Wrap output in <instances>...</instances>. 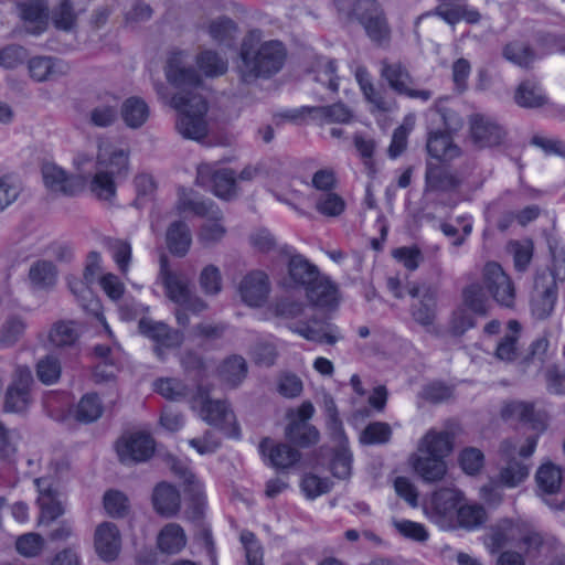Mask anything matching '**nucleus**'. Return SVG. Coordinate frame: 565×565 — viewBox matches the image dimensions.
Instances as JSON below:
<instances>
[{
    "instance_id": "e433bc0d",
    "label": "nucleus",
    "mask_w": 565,
    "mask_h": 565,
    "mask_svg": "<svg viewBox=\"0 0 565 565\" xmlns=\"http://www.w3.org/2000/svg\"><path fill=\"white\" fill-rule=\"evenodd\" d=\"M514 100L520 107L537 108L547 103V97L537 82L526 79L518 86Z\"/></svg>"
},
{
    "instance_id": "7c9ffc66",
    "label": "nucleus",
    "mask_w": 565,
    "mask_h": 565,
    "mask_svg": "<svg viewBox=\"0 0 565 565\" xmlns=\"http://www.w3.org/2000/svg\"><path fill=\"white\" fill-rule=\"evenodd\" d=\"M68 66L58 58L51 56H35L29 61V72L38 82L54 81L66 74Z\"/></svg>"
},
{
    "instance_id": "ea45409f",
    "label": "nucleus",
    "mask_w": 565,
    "mask_h": 565,
    "mask_svg": "<svg viewBox=\"0 0 565 565\" xmlns=\"http://www.w3.org/2000/svg\"><path fill=\"white\" fill-rule=\"evenodd\" d=\"M221 380L231 387H237L247 375V363L241 355H232L218 369Z\"/></svg>"
},
{
    "instance_id": "a19ab883",
    "label": "nucleus",
    "mask_w": 565,
    "mask_h": 565,
    "mask_svg": "<svg viewBox=\"0 0 565 565\" xmlns=\"http://www.w3.org/2000/svg\"><path fill=\"white\" fill-rule=\"evenodd\" d=\"M186 544L183 529L177 523L167 524L158 535V546L163 553L177 554Z\"/></svg>"
},
{
    "instance_id": "72a5a7b5",
    "label": "nucleus",
    "mask_w": 565,
    "mask_h": 565,
    "mask_svg": "<svg viewBox=\"0 0 565 565\" xmlns=\"http://www.w3.org/2000/svg\"><path fill=\"white\" fill-rule=\"evenodd\" d=\"M180 493L171 484L159 483L152 494L153 508L162 516L170 518L180 510Z\"/></svg>"
},
{
    "instance_id": "4d7b16f0",
    "label": "nucleus",
    "mask_w": 565,
    "mask_h": 565,
    "mask_svg": "<svg viewBox=\"0 0 565 565\" xmlns=\"http://www.w3.org/2000/svg\"><path fill=\"white\" fill-rule=\"evenodd\" d=\"M515 529L510 521H504L493 527L487 537V545L492 553L499 552L514 537Z\"/></svg>"
},
{
    "instance_id": "0eeeda50",
    "label": "nucleus",
    "mask_w": 565,
    "mask_h": 565,
    "mask_svg": "<svg viewBox=\"0 0 565 565\" xmlns=\"http://www.w3.org/2000/svg\"><path fill=\"white\" fill-rule=\"evenodd\" d=\"M193 409H198L201 418L210 425L222 429H230L233 436L238 430L235 425V415L225 401L211 399L209 391L199 385L195 395L191 399Z\"/></svg>"
},
{
    "instance_id": "4be33fe9",
    "label": "nucleus",
    "mask_w": 565,
    "mask_h": 565,
    "mask_svg": "<svg viewBox=\"0 0 565 565\" xmlns=\"http://www.w3.org/2000/svg\"><path fill=\"white\" fill-rule=\"evenodd\" d=\"M438 6L428 14L436 15L450 25H455L461 20L475 24L481 19L477 9L470 8L467 0H438Z\"/></svg>"
},
{
    "instance_id": "393cba45",
    "label": "nucleus",
    "mask_w": 565,
    "mask_h": 565,
    "mask_svg": "<svg viewBox=\"0 0 565 565\" xmlns=\"http://www.w3.org/2000/svg\"><path fill=\"white\" fill-rule=\"evenodd\" d=\"M501 415L505 420H516L524 425H529L537 436L546 428L544 416L534 411L533 404L522 401H512L507 403L501 411Z\"/></svg>"
},
{
    "instance_id": "f257e3e1",
    "label": "nucleus",
    "mask_w": 565,
    "mask_h": 565,
    "mask_svg": "<svg viewBox=\"0 0 565 565\" xmlns=\"http://www.w3.org/2000/svg\"><path fill=\"white\" fill-rule=\"evenodd\" d=\"M164 73L168 82L180 89L171 98V106L178 110L177 130L186 139L200 141L207 136V103L196 90L202 79L183 51L170 53Z\"/></svg>"
},
{
    "instance_id": "8fccbe9b",
    "label": "nucleus",
    "mask_w": 565,
    "mask_h": 565,
    "mask_svg": "<svg viewBox=\"0 0 565 565\" xmlns=\"http://www.w3.org/2000/svg\"><path fill=\"white\" fill-rule=\"evenodd\" d=\"M196 63L199 68L209 77L221 76L228 68L227 58L212 50H206L199 54Z\"/></svg>"
},
{
    "instance_id": "423d86ee",
    "label": "nucleus",
    "mask_w": 565,
    "mask_h": 565,
    "mask_svg": "<svg viewBox=\"0 0 565 565\" xmlns=\"http://www.w3.org/2000/svg\"><path fill=\"white\" fill-rule=\"evenodd\" d=\"M351 14L363 26L366 36L374 45L383 49L390 46L392 29L383 8L376 0H356Z\"/></svg>"
},
{
    "instance_id": "3c124183",
    "label": "nucleus",
    "mask_w": 565,
    "mask_h": 565,
    "mask_svg": "<svg viewBox=\"0 0 565 565\" xmlns=\"http://www.w3.org/2000/svg\"><path fill=\"white\" fill-rule=\"evenodd\" d=\"M502 54L505 60L523 68H529L536 58L531 46L519 41L508 43Z\"/></svg>"
},
{
    "instance_id": "5701e85b",
    "label": "nucleus",
    "mask_w": 565,
    "mask_h": 565,
    "mask_svg": "<svg viewBox=\"0 0 565 565\" xmlns=\"http://www.w3.org/2000/svg\"><path fill=\"white\" fill-rule=\"evenodd\" d=\"M290 329L306 340L318 343L334 344L342 338L335 324L315 317L305 323H294Z\"/></svg>"
},
{
    "instance_id": "f8f14e48",
    "label": "nucleus",
    "mask_w": 565,
    "mask_h": 565,
    "mask_svg": "<svg viewBox=\"0 0 565 565\" xmlns=\"http://www.w3.org/2000/svg\"><path fill=\"white\" fill-rule=\"evenodd\" d=\"M32 383L31 370L28 366L18 365L4 396L3 408L7 413H22L26 411L31 403L30 387Z\"/></svg>"
},
{
    "instance_id": "de8ad7c7",
    "label": "nucleus",
    "mask_w": 565,
    "mask_h": 565,
    "mask_svg": "<svg viewBox=\"0 0 565 565\" xmlns=\"http://www.w3.org/2000/svg\"><path fill=\"white\" fill-rule=\"evenodd\" d=\"M119 349L117 343H115L114 347L98 344L94 348L95 354L104 360L95 367L94 376L96 381L109 380L115 376L117 367L115 365L114 355Z\"/></svg>"
},
{
    "instance_id": "c85d7f7f",
    "label": "nucleus",
    "mask_w": 565,
    "mask_h": 565,
    "mask_svg": "<svg viewBox=\"0 0 565 565\" xmlns=\"http://www.w3.org/2000/svg\"><path fill=\"white\" fill-rule=\"evenodd\" d=\"M306 296L313 306L321 308H335L340 300L338 286L323 275L308 287Z\"/></svg>"
},
{
    "instance_id": "13d9d810",
    "label": "nucleus",
    "mask_w": 565,
    "mask_h": 565,
    "mask_svg": "<svg viewBox=\"0 0 565 565\" xmlns=\"http://www.w3.org/2000/svg\"><path fill=\"white\" fill-rule=\"evenodd\" d=\"M29 277L32 284L38 287L52 286L56 278L55 266L52 262L39 260L31 266Z\"/></svg>"
},
{
    "instance_id": "4c0bfd02",
    "label": "nucleus",
    "mask_w": 565,
    "mask_h": 565,
    "mask_svg": "<svg viewBox=\"0 0 565 565\" xmlns=\"http://www.w3.org/2000/svg\"><path fill=\"white\" fill-rule=\"evenodd\" d=\"M285 436L299 447H309L319 440L318 429L303 420H290L285 428Z\"/></svg>"
},
{
    "instance_id": "c756f323",
    "label": "nucleus",
    "mask_w": 565,
    "mask_h": 565,
    "mask_svg": "<svg viewBox=\"0 0 565 565\" xmlns=\"http://www.w3.org/2000/svg\"><path fill=\"white\" fill-rule=\"evenodd\" d=\"M460 181L446 166L426 163L425 190L430 192H448L455 190Z\"/></svg>"
},
{
    "instance_id": "bb28decb",
    "label": "nucleus",
    "mask_w": 565,
    "mask_h": 565,
    "mask_svg": "<svg viewBox=\"0 0 565 565\" xmlns=\"http://www.w3.org/2000/svg\"><path fill=\"white\" fill-rule=\"evenodd\" d=\"M428 154L440 163H449L461 156V149L454 143L447 131L437 129L428 132L426 141Z\"/></svg>"
},
{
    "instance_id": "2f4dec72",
    "label": "nucleus",
    "mask_w": 565,
    "mask_h": 565,
    "mask_svg": "<svg viewBox=\"0 0 565 565\" xmlns=\"http://www.w3.org/2000/svg\"><path fill=\"white\" fill-rule=\"evenodd\" d=\"M288 274L292 285L303 288L305 291L321 276L318 267L300 255L290 258Z\"/></svg>"
},
{
    "instance_id": "a18cd8bd",
    "label": "nucleus",
    "mask_w": 565,
    "mask_h": 565,
    "mask_svg": "<svg viewBox=\"0 0 565 565\" xmlns=\"http://www.w3.org/2000/svg\"><path fill=\"white\" fill-rule=\"evenodd\" d=\"M327 430L334 443V448L349 446L343 424L339 417L337 405L332 398L326 401Z\"/></svg>"
},
{
    "instance_id": "2eb2a0df",
    "label": "nucleus",
    "mask_w": 565,
    "mask_h": 565,
    "mask_svg": "<svg viewBox=\"0 0 565 565\" xmlns=\"http://www.w3.org/2000/svg\"><path fill=\"white\" fill-rule=\"evenodd\" d=\"M469 125L471 139L478 148L498 147L505 140V129L494 118L488 115H472Z\"/></svg>"
},
{
    "instance_id": "ddd939ff",
    "label": "nucleus",
    "mask_w": 565,
    "mask_h": 565,
    "mask_svg": "<svg viewBox=\"0 0 565 565\" xmlns=\"http://www.w3.org/2000/svg\"><path fill=\"white\" fill-rule=\"evenodd\" d=\"M483 281L492 298L502 307L512 308L515 288L511 278L498 263H488L483 268Z\"/></svg>"
},
{
    "instance_id": "774afa93",
    "label": "nucleus",
    "mask_w": 565,
    "mask_h": 565,
    "mask_svg": "<svg viewBox=\"0 0 565 565\" xmlns=\"http://www.w3.org/2000/svg\"><path fill=\"white\" fill-rule=\"evenodd\" d=\"M459 465L467 475H477L484 465L483 452L475 447L465 448L459 455Z\"/></svg>"
},
{
    "instance_id": "f3484780",
    "label": "nucleus",
    "mask_w": 565,
    "mask_h": 565,
    "mask_svg": "<svg viewBox=\"0 0 565 565\" xmlns=\"http://www.w3.org/2000/svg\"><path fill=\"white\" fill-rule=\"evenodd\" d=\"M407 295L416 299L411 306L412 317L422 326L433 324L437 309L436 291L417 282L407 284Z\"/></svg>"
},
{
    "instance_id": "dca6fc26",
    "label": "nucleus",
    "mask_w": 565,
    "mask_h": 565,
    "mask_svg": "<svg viewBox=\"0 0 565 565\" xmlns=\"http://www.w3.org/2000/svg\"><path fill=\"white\" fill-rule=\"evenodd\" d=\"M34 484L38 490L40 523H51L65 511L63 494L54 487L51 478H36Z\"/></svg>"
},
{
    "instance_id": "4468645a",
    "label": "nucleus",
    "mask_w": 565,
    "mask_h": 565,
    "mask_svg": "<svg viewBox=\"0 0 565 565\" xmlns=\"http://www.w3.org/2000/svg\"><path fill=\"white\" fill-rule=\"evenodd\" d=\"M196 183L202 186L211 185L213 193L224 200L236 195V179L232 169L215 170L211 164H201L198 167Z\"/></svg>"
},
{
    "instance_id": "5fc2aeb1",
    "label": "nucleus",
    "mask_w": 565,
    "mask_h": 565,
    "mask_svg": "<svg viewBox=\"0 0 565 565\" xmlns=\"http://www.w3.org/2000/svg\"><path fill=\"white\" fill-rule=\"evenodd\" d=\"M154 391L167 399L180 401L188 396V385L175 377L158 379L153 383Z\"/></svg>"
},
{
    "instance_id": "1a4fd4ad",
    "label": "nucleus",
    "mask_w": 565,
    "mask_h": 565,
    "mask_svg": "<svg viewBox=\"0 0 565 565\" xmlns=\"http://www.w3.org/2000/svg\"><path fill=\"white\" fill-rule=\"evenodd\" d=\"M462 499V492L458 489L440 488L433 493L430 503L425 507V514L440 527H451Z\"/></svg>"
},
{
    "instance_id": "052dcab7",
    "label": "nucleus",
    "mask_w": 565,
    "mask_h": 565,
    "mask_svg": "<svg viewBox=\"0 0 565 565\" xmlns=\"http://www.w3.org/2000/svg\"><path fill=\"white\" fill-rule=\"evenodd\" d=\"M316 210L324 216L335 217L345 210V202L339 194L332 191L322 193L316 201Z\"/></svg>"
},
{
    "instance_id": "864d4df0",
    "label": "nucleus",
    "mask_w": 565,
    "mask_h": 565,
    "mask_svg": "<svg viewBox=\"0 0 565 565\" xmlns=\"http://www.w3.org/2000/svg\"><path fill=\"white\" fill-rule=\"evenodd\" d=\"M465 305L475 313L486 315L489 308V299L483 286L480 282H472L463 289Z\"/></svg>"
},
{
    "instance_id": "f03ea898",
    "label": "nucleus",
    "mask_w": 565,
    "mask_h": 565,
    "mask_svg": "<svg viewBox=\"0 0 565 565\" xmlns=\"http://www.w3.org/2000/svg\"><path fill=\"white\" fill-rule=\"evenodd\" d=\"M286 57L287 50L281 41H263L259 29L250 30L241 44L239 76L245 83L269 78L282 68Z\"/></svg>"
},
{
    "instance_id": "aec40b11",
    "label": "nucleus",
    "mask_w": 565,
    "mask_h": 565,
    "mask_svg": "<svg viewBox=\"0 0 565 565\" xmlns=\"http://www.w3.org/2000/svg\"><path fill=\"white\" fill-rule=\"evenodd\" d=\"M269 290L268 277L260 270L245 275L238 287L242 300L249 307H262L268 298Z\"/></svg>"
},
{
    "instance_id": "9b49d317",
    "label": "nucleus",
    "mask_w": 565,
    "mask_h": 565,
    "mask_svg": "<svg viewBox=\"0 0 565 565\" xmlns=\"http://www.w3.org/2000/svg\"><path fill=\"white\" fill-rule=\"evenodd\" d=\"M116 450L119 460L125 465L147 461L154 452V440L149 434L137 431L121 436Z\"/></svg>"
},
{
    "instance_id": "9d476101",
    "label": "nucleus",
    "mask_w": 565,
    "mask_h": 565,
    "mask_svg": "<svg viewBox=\"0 0 565 565\" xmlns=\"http://www.w3.org/2000/svg\"><path fill=\"white\" fill-rule=\"evenodd\" d=\"M138 327L142 335L154 342L153 351L161 361L166 359L164 350L179 348L184 341V335L181 331L171 329L161 321L143 317L139 320Z\"/></svg>"
},
{
    "instance_id": "49530a36",
    "label": "nucleus",
    "mask_w": 565,
    "mask_h": 565,
    "mask_svg": "<svg viewBox=\"0 0 565 565\" xmlns=\"http://www.w3.org/2000/svg\"><path fill=\"white\" fill-rule=\"evenodd\" d=\"M79 338V331L73 321L54 323L49 333V340L56 348L73 347Z\"/></svg>"
},
{
    "instance_id": "0e129e2a",
    "label": "nucleus",
    "mask_w": 565,
    "mask_h": 565,
    "mask_svg": "<svg viewBox=\"0 0 565 565\" xmlns=\"http://www.w3.org/2000/svg\"><path fill=\"white\" fill-rule=\"evenodd\" d=\"M237 24L228 17H218L209 24V34L218 42L224 43L233 39Z\"/></svg>"
},
{
    "instance_id": "b1692460",
    "label": "nucleus",
    "mask_w": 565,
    "mask_h": 565,
    "mask_svg": "<svg viewBox=\"0 0 565 565\" xmlns=\"http://www.w3.org/2000/svg\"><path fill=\"white\" fill-rule=\"evenodd\" d=\"M18 11L28 33L39 35L46 30L49 23L46 0H26L18 6Z\"/></svg>"
},
{
    "instance_id": "473e14b6",
    "label": "nucleus",
    "mask_w": 565,
    "mask_h": 565,
    "mask_svg": "<svg viewBox=\"0 0 565 565\" xmlns=\"http://www.w3.org/2000/svg\"><path fill=\"white\" fill-rule=\"evenodd\" d=\"M68 287L72 294L76 297L79 305L83 307V309L96 316L98 320L104 324L108 335L113 337V332L109 329V326L106 323L104 316L100 313V302L94 296L87 282H84L76 278H72L68 279Z\"/></svg>"
},
{
    "instance_id": "c9c22d12",
    "label": "nucleus",
    "mask_w": 565,
    "mask_h": 565,
    "mask_svg": "<svg viewBox=\"0 0 565 565\" xmlns=\"http://www.w3.org/2000/svg\"><path fill=\"white\" fill-rule=\"evenodd\" d=\"M166 241L168 249L172 255L178 257L185 256L192 244L189 226L182 221L173 222L167 230Z\"/></svg>"
},
{
    "instance_id": "412c9836",
    "label": "nucleus",
    "mask_w": 565,
    "mask_h": 565,
    "mask_svg": "<svg viewBox=\"0 0 565 565\" xmlns=\"http://www.w3.org/2000/svg\"><path fill=\"white\" fill-rule=\"evenodd\" d=\"M159 278L164 287L166 296L171 301L179 303L188 299V294L191 291L190 279L184 273L171 269L166 256L160 258Z\"/></svg>"
},
{
    "instance_id": "7ed1b4c3",
    "label": "nucleus",
    "mask_w": 565,
    "mask_h": 565,
    "mask_svg": "<svg viewBox=\"0 0 565 565\" xmlns=\"http://www.w3.org/2000/svg\"><path fill=\"white\" fill-rule=\"evenodd\" d=\"M537 446V436H527L523 444L519 439L508 438L499 446L497 475L492 483L498 487L513 489L523 483L530 476L531 465L527 460Z\"/></svg>"
},
{
    "instance_id": "09e8293b",
    "label": "nucleus",
    "mask_w": 565,
    "mask_h": 565,
    "mask_svg": "<svg viewBox=\"0 0 565 565\" xmlns=\"http://www.w3.org/2000/svg\"><path fill=\"white\" fill-rule=\"evenodd\" d=\"M487 519L486 509L478 503L462 504L458 508L455 522L467 530L481 526Z\"/></svg>"
},
{
    "instance_id": "37998d69",
    "label": "nucleus",
    "mask_w": 565,
    "mask_h": 565,
    "mask_svg": "<svg viewBox=\"0 0 565 565\" xmlns=\"http://www.w3.org/2000/svg\"><path fill=\"white\" fill-rule=\"evenodd\" d=\"M172 469L183 478L184 482L188 484L186 491L192 495L193 518H199L202 514L204 505L203 486L185 466L174 463Z\"/></svg>"
},
{
    "instance_id": "cd10ccee",
    "label": "nucleus",
    "mask_w": 565,
    "mask_h": 565,
    "mask_svg": "<svg viewBox=\"0 0 565 565\" xmlns=\"http://www.w3.org/2000/svg\"><path fill=\"white\" fill-rule=\"evenodd\" d=\"M121 539L116 524L104 522L95 531V548L99 557L106 562L114 561L120 551Z\"/></svg>"
},
{
    "instance_id": "680f3d73",
    "label": "nucleus",
    "mask_w": 565,
    "mask_h": 565,
    "mask_svg": "<svg viewBox=\"0 0 565 565\" xmlns=\"http://www.w3.org/2000/svg\"><path fill=\"white\" fill-rule=\"evenodd\" d=\"M108 248L119 271L127 275L132 256L131 245L122 239H113L109 242Z\"/></svg>"
},
{
    "instance_id": "338daca9",
    "label": "nucleus",
    "mask_w": 565,
    "mask_h": 565,
    "mask_svg": "<svg viewBox=\"0 0 565 565\" xmlns=\"http://www.w3.org/2000/svg\"><path fill=\"white\" fill-rule=\"evenodd\" d=\"M36 375L46 385L55 383L61 376L60 361L52 355L41 359L36 364Z\"/></svg>"
},
{
    "instance_id": "6e6d98bb",
    "label": "nucleus",
    "mask_w": 565,
    "mask_h": 565,
    "mask_svg": "<svg viewBox=\"0 0 565 565\" xmlns=\"http://www.w3.org/2000/svg\"><path fill=\"white\" fill-rule=\"evenodd\" d=\"M103 414V405L96 394L84 395L76 408V418L79 422L92 423Z\"/></svg>"
},
{
    "instance_id": "39448f33",
    "label": "nucleus",
    "mask_w": 565,
    "mask_h": 565,
    "mask_svg": "<svg viewBox=\"0 0 565 565\" xmlns=\"http://www.w3.org/2000/svg\"><path fill=\"white\" fill-rule=\"evenodd\" d=\"M127 174L128 152L111 143H102L89 190L98 200L111 201L116 195V180Z\"/></svg>"
},
{
    "instance_id": "6e6552de",
    "label": "nucleus",
    "mask_w": 565,
    "mask_h": 565,
    "mask_svg": "<svg viewBox=\"0 0 565 565\" xmlns=\"http://www.w3.org/2000/svg\"><path fill=\"white\" fill-rule=\"evenodd\" d=\"M380 74L381 77L387 82L390 88L398 95L406 96L411 99H419L424 103L433 97L431 90L415 87L413 76L401 62L383 60L381 62Z\"/></svg>"
},
{
    "instance_id": "6ab92c4d",
    "label": "nucleus",
    "mask_w": 565,
    "mask_h": 565,
    "mask_svg": "<svg viewBox=\"0 0 565 565\" xmlns=\"http://www.w3.org/2000/svg\"><path fill=\"white\" fill-rule=\"evenodd\" d=\"M287 117L292 120L311 117L323 122L348 124L353 117L352 110L342 103L330 106H302L289 110Z\"/></svg>"
},
{
    "instance_id": "603ef678",
    "label": "nucleus",
    "mask_w": 565,
    "mask_h": 565,
    "mask_svg": "<svg viewBox=\"0 0 565 565\" xmlns=\"http://www.w3.org/2000/svg\"><path fill=\"white\" fill-rule=\"evenodd\" d=\"M179 209L181 211H192L194 214L209 218H217L221 215L220 210L211 200H192L188 198L185 189H182L179 198Z\"/></svg>"
},
{
    "instance_id": "c03bdc74",
    "label": "nucleus",
    "mask_w": 565,
    "mask_h": 565,
    "mask_svg": "<svg viewBox=\"0 0 565 565\" xmlns=\"http://www.w3.org/2000/svg\"><path fill=\"white\" fill-rule=\"evenodd\" d=\"M535 481L541 494L552 495L561 489L562 472L555 465L547 462L537 469Z\"/></svg>"
},
{
    "instance_id": "a878e982",
    "label": "nucleus",
    "mask_w": 565,
    "mask_h": 565,
    "mask_svg": "<svg viewBox=\"0 0 565 565\" xmlns=\"http://www.w3.org/2000/svg\"><path fill=\"white\" fill-rule=\"evenodd\" d=\"M260 454L266 457L269 465L277 469H288L300 460V452L284 443H275L264 438L259 444Z\"/></svg>"
},
{
    "instance_id": "20e7f679",
    "label": "nucleus",
    "mask_w": 565,
    "mask_h": 565,
    "mask_svg": "<svg viewBox=\"0 0 565 565\" xmlns=\"http://www.w3.org/2000/svg\"><path fill=\"white\" fill-rule=\"evenodd\" d=\"M452 450V436L448 431L428 430L419 440L417 451L409 458L414 471L426 482H436L447 471L445 458Z\"/></svg>"
},
{
    "instance_id": "a211bd4d",
    "label": "nucleus",
    "mask_w": 565,
    "mask_h": 565,
    "mask_svg": "<svg viewBox=\"0 0 565 565\" xmlns=\"http://www.w3.org/2000/svg\"><path fill=\"white\" fill-rule=\"evenodd\" d=\"M42 177L45 188L55 194L74 196L84 189V180L81 177L67 174L55 163H44Z\"/></svg>"
},
{
    "instance_id": "bf43d9fd",
    "label": "nucleus",
    "mask_w": 565,
    "mask_h": 565,
    "mask_svg": "<svg viewBox=\"0 0 565 565\" xmlns=\"http://www.w3.org/2000/svg\"><path fill=\"white\" fill-rule=\"evenodd\" d=\"M392 429L387 423H370L361 433L360 441L365 445H381L390 441Z\"/></svg>"
},
{
    "instance_id": "f704fd0d",
    "label": "nucleus",
    "mask_w": 565,
    "mask_h": 565,
    "mask_svg": "<svg viewBox=\"0 0 565 565\" xmlns=\"http://www.w3.org/2000/svg\"><path fill=\"white\" fill-rule=\"evenodd\" d=\"M557 300V286L554 279L548 285L540 289L539 282L535 286V294L533 295L531 309L532 313L537 319H546L554 310Z\"/></svg>"
},
{
    "instance_id": "79ce46f5",
    "label": "nucleus",
    "mask_w": 565,
    "mask_h": 565,
    "mask_svg": "<svg viewBox=\"0 0 565 565\" xmlns=\"http://www.w3.org/2000/svg\"><path fill=\"white\" fill-rule=\"evenodd\" d=\"M118 116V100L108 97L106 100L95 105L88 113V122L98 128L111 126Z\"/></svg>"
},
{
    "instance_id": "69168bd1",
    "label": "nucleus",
    "mask_w": 565,
    "mask_h": 565,
    "mask_svg": "<svg viewBox=\"0 0 565 565\" xmlns=\"http://www.w3.org/2000/svg\"><path fill=\"white\" fill-rule=\"evenodd\" d=\"M352 452L347 447L334 448V455L331 461V472L335 478L347 479L351 475Z\"/></svg>"
},
{
    "instance_id": "58836bf2",
    "label": "nucleus",
    "mask_w": 565,
    "mask_h": 565,
    "mask_svg": "<svg viewBox=\"0 0 565 565\" xmlns=\"http://www.w3.org/2000/svg\"><path fill=\"white\" fill-rule=\"evenodd\" d=\"M149 114L148 105L139 97H129L122 103L121 117L129 128L141 127L149 118Z\"/></svg>"
},
{
    "instance_id": "e2e57ef3",
    "label": "nucleus",
    "mask_w": 565,
    "mask_h": 565,
    "mask_svg": "<svg viewBox=\"0 0 565 565\" xmlns=\"http://www.w3.org/2000/svg\"><path fill=\"white\" fill-rule=\"evenodd\" d=\"M26 324L20 317H10L0 329V345L9 347L14 344L24 333Z\"/></svg>"
}]
</instances>
